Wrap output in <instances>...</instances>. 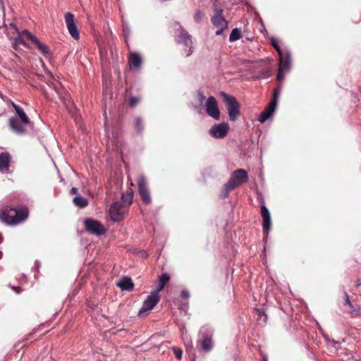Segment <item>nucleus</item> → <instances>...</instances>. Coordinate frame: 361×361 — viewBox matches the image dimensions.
Returning <instances> with one entry per match:
<instances>
[{"mask_svg":"<svg viewBox=\"0 0 361 361\" xmlns=\"http://www.w3.org/2000/svg\"><path fill=\"white\" fill-rule=\"evenodd\" d=\"M271 75V71L269 69H267L262 72L258 76L259 78H268Z\"/></svg>","mask_w":361,"mask_h":361,"instance_id":"34","label":"nucleus"},{"mask_svg":"<svg viewBox=\"0 0 361 361\" xmlns=\"http://www.w3.org/2000/svg\"><path fill=\"white\" fill-rule=\"evenodd\" d=\"M85 230L90 234L102 235L106 233L104 226L98 221L92 219H86L84 221Z\"/></svg>","mask_w":361,"mask_h":361,"instance_id":"7","label":"nucleus"},{"mask_svg":"<svg viewBox=\"0 0 361 361\" xmlns=\"http://www.w3.org/2000/svg\"><path fill=\"white\" fill-rule=\"evenodd\" d=\"M9 127L15 133L18 135H24L26 133L25 127L30 123H22L21 120L17 117H11L9 119Z\"/></svg>","mask_w":361,"mask_h":361,"instance_id":"15","label":"nucleus"},{"mask_svg":"<svg viewBox=\"0 0 361 361\" xmlns=\"http://www.w3.org/2000/svg\"><path fill=\"white\" fill-rule=\"evenodd\" d=\"M255 314L257 315V321L259 325L264 326L267 322V315L259 309H255Z\"/></svg>","mask_w":361,"mask_h":361,"instance_id":"23","label":"nucleus"},{"mask_svg":"<svg viewBox=\"0 0 361 361\" xmlns=\"http://www.w3.org/2000/svg\"><path fill=\"white\" fill-rule=\"evenodd\" d=\"M261 213H262V221H263V222H262L263 233H264L265 238H267L268 236L269 232L271 228V214H270L269 210L264 204H262L261 206Z\"/></svg>","mask_w":361,"mask_h":361,"instance_id":"13","label":"nucleus"},{"mask_svg":"<svg viewBox=\"0 0 361 361\" xmlns=\"http://www.w3.org/2000/svg\"><path fill=\"white\" fill-rule=\"evenodd\" d=\"M324 339H325L326 341H329H329H330V340H331V339H330V338L329 337V336L325 335V334H324Z\"/></svg>","mask_w":361,"mask_h":361,"instance_id":"44","label":"nucleus"},{"mask_svg":"<svg viewBox=\"0 0 361 361\" xmlns=\"http://www.w3.org/2000/svg\"><path fill=\"white\" fill-rule=\"evenodd\" d=\"M180 296L183 298L188 299L190 297V293L188 290H183L181 291Z\"/></svg>","mask_w":361,"mask_h":361,"instance_id":"40","label":"nucleus"},{"mask_svg":"<svg viewBox=\"0 0 361 361\" xmlns=\"http://www.w3.org/2000/svg\"><path fill=\"white\" fill-rule=\"evenodd\" d=\"M128 63L130 66L137 69H140L142 64V59L140 56L135 52L130 53L128 59Z\"/></svg>","mask_w":361,"mask_h":361,"instance_id":"21","label":"nucleus"},{"mask_svg":"<svg viewBox=\"0 0 361 361\" xmlns=\"http://www.w3.org/2000/svg\"><path fill=\"white\" fill-rule=\"evenodd\" d=\"M126 207L121 202H116L113 203L109 209V213L111 219L114 221H119L122 220L126 213Z\"/></svg>","mask_w":361,"mask_h":361,"instance_id":"8","label":"nucleus"},{"mask_svg":"<svg viewBox=\"0 0 361 361\" xmlns=\"http://www.w3.org/2000/svg\"><path fill=\"white\" fill-rule=\"evenodd\" d=\"M329 342L332 343H333V344H334V345H336V344L338 343V341H335V340H330V341H329Z\"/></svg>","mask_w":361,"mask_h":361,"instance_id":"45","label":"nucleus"},{"mask_svg":"<svg viewBox=\"0 0 361 361\" xmlns=\"http://www.w3.org/2000/svg\"><path fill=\"white\" fill-rule=\"evenodd\" d=\"M123 31L126 38L128 37L130 33V27L128 25H124L123 27Z\"/></svg>","mask_w":361,"mask_h":361,"instance_id":"37","label":"nucleus"},{"mask_svg":"<svg viewBox=\"0 0 361 361\" xmlns=\"http://www.w3.org/2000/svg\"><path fill=\"white\" fill-rule=\"evenodd\" d=\"M117 286L122 290L130 291L133 289L134 283L130 277L123 276L118 282Z\"/></svg>","mask_w":361,"mask_h":361,"instance_id":"19","label":"nucleus"},{"mask_svg":"<svg viewBox=\"0 0 361 361\" xmlns=\"http://www.w3.org/2000/svg\"><path fill=\"white\" fill-rule=\"evenodd\" d=\"M279 96V92L276 89H275L274 90L273 98L269 104L276 108V105H277V101H278Z\"/></svg>","mask_w":361,"mask_h":361,"instance_id":"29","label":"nucleus"},{"mask_svg":"<svg viewBox=\"0 0 361 361\" xmlns=\"http://www.w3.org/2000/svg\"><path fill=\"white\" fill-rule=\"evenodd\" d=\"M142 257H147V254L145 252H143L142 255Z\"/></svg>","mask_w":361,"mask_h":361,"instance_id":"46","label":"nucleus"},{"mask_svg":"<svg viewBox=\"0 0 361 361\" xmlns=\"http://www.w3.org/2000/svg\"><path fill=\"white\" fill-rule=\"evenodd\" d=\"M241 37V32L238 28H234L232 30L230 36L229 41L234 42L239 39Z\"/></svg>","mask_w":361,"mask_h":361,"instance_id":"27","label":"nucleus"},{"mask_svg":"<svg viewBox=\"0 0 361 361\" xmlns=\"http://www.w3.org/2000/svg\"><path fill=\"white\" fill-rule=\"evenodd\" d=\"M229 126L226 123L214 125L209 130L210 135L215 138H223L228 134Z\"/></svg>","mask_w":361,"mask_h":361,"instance_id":"14","label":"nucleus"},{"mask_svg":"<svg viewBox=\"0 0 361 361\" xmlns=\"http://www.w3.org/2000/svg\"><path fill=\"white\" fill-rule=\"evenodd\" d=\"M176 24L179 26L180 31L175 36L176 41L177 43L183 44L186 47L189 48L188 50H186V56H189L193 52L192 37L188 34V32L179 25L178 23Z\"/></svg>","mask_w":361,"mask_h":361,"instance_id":"5","label":"nucleus"},{"mask_svg":"<svg viewBox=\"0 0 361 361\" xmlns=\"http://www.w3.org/2000/svg\"><path fill=\"white\" fill-rule=\"evenodd\" d=\"M214 6L215 15L212 17L211 21L214 26L219 28L216 31V35H220L224 30L227 28L228 23L225 18L222 16V9L219 8L216 5H214Z\"/></svg>","mask_w":361,"mask_h":361,"instance_id":"6","label":"nucleus"},{"mask_svg":"<svg viewBox=\"0 0 361 361\" xmlns=\"http://www.w3.org/2000/svg\"><path fill=\"white\" fill-rule=\"evenodd\" d=\"M345 304L348 305V306L351 308L350 310L352 312L355 311L356 310L355 308H353L352 304H351V302L350 301L349 296H348V295L346 293H345Z\"/></svg>","mask_w":361,"mask_h":361,"instance_id":"39","label":"nucleus"},{"mask_svg":"<svg viewBox=\"0 0 361 361\" xmlns=\"http://www.w3.org/2000/svg\"><path fill=\"white\" fill-rule=\"evenodd\" d=\"M40 267V262L38 260H36L35 262V267L36 269H39Z\"/></svg>","mask_w":361,"mask_h":361,"instance_id":"43","label":"nucleus"},{"mask_svg":"<svg viewBox=\"0 0 361 361\" xmlns=\"http://www.w3.org/2000/svg\"><path fill=\"white\" fill-rule=\"evenodd\" d=\"M11 288L14 290H16V287L15 286H10Z\"/></svg>","mask_w":361,"mask_h":361,"instance_id":"47","label":"nucleus"},{"mask_svg":"<svg viewBox=\"0 0 361 361\" xmlns=\"http://www.w3.org/2000/svg\"><path fill=\"white\" fill-rule=\"evenodd\" d=\"M135 129L138 133H141L143 130L142 121L140 118H136Z\"/></svg>","mask_w":361,"mask_h":361,"instance_id":"30","label":"nucleus"},{"mask_svg":"<svg viewBox=\"0 0 361 361\" xmlns=\"http://www.w3.org/2000/svg\"><path fill=\"white\" fill-rule=\"evenodd\" d=\"M64 19L71 36L75 39H78L80 37V33L75 22L74 15L68 12L65 14Z\"/></svg>","mask_w":361,"mask_h":361,"instance_id":"10","label":"nucleus"},{"mask_svg":"<svg viewBox=\"0 0 361 361\" xmlns=\"http://www.w3.org/2000/svg\"><path fill=\"white\" fill-rule=\"evenodd\" d=\"M197 98H198V100L200 101V104H202L203 103V102L205 100L206 97L204 94V92L202 91H198L197 92Z\"/></svg>","mask_w":361,"mask_h":361,"instance_id":"36","label":"nucleus"},{"mask_svg":"<svg viewBox=\"0 0 361 361\" xmlns=\"http://www.w3.org/2000/svg\"><path fill=\"white\" fill-rule=\"evenodd\" d=\"M248 180L247 173L244 169H237L231 176L229 180L224 184L221 196L222 198L228 197L229 192L235 188L239 187Z\"/></svg>","mask_w":361,"mask_h":361,"instance_id":"2","label":"nucleus"},{"mask_svg":"<svg viewBox=\"0 0 361 361\" xmlns=\"http://www.w3.org/2000/svg\"><path fill=\"white\" fill-rule=\"evenodd\" d=\"M28 209L27 207H8L0 209V221L9 226L17 225L27 219Z\"/></svg>","mask_w":361,"mask_h":361,"instance_id":"1","label":"nucleus"},{"mask_svg":"<svg viewBox=\"0 0 361 361\" xmlns=\"http://www.w3.org/2000/svg\"><path fill=\"white\" fill-rule=\"evenodd\" d=\"M138 191L143 202L148 204L151 202V196L149 192L147 181L144 176H140L138 178Z\"/></svg>","mask_w":361,"mask_h":361,"instance_id":"11","label":"nucleus"},{"mask_svg":"<svg viewBox=\"0 0 361 361\" xmlns=\"http://www.w3.org/2000/svg\"><path fill=\"white\" fill-rule=\"evenodd\" d=\"M21 35L26 37L28 39H30L32 43H34L37 37L29 32L27 30H23L21 32Z\"/></svg>","mask_w":361,"mask_h":361,"instance_id":"28","label":"nucleus"},{"mask_svg":"<svg viewBox=\"0 0 361 361\" xmlns=\"http://www.w3.org/2000/svg\"><path fill=\"white\" fill-rule=\"evenodd\" d=\"M11 104L16 111V113L17 115L16 117L18 119L21 120V123H30V118H28V116H27V114H25V112L24 111L23 108L13 102H11Z\"/></svg>","mask_w":361,"mask_h":361,"instance_id":"17","label":"nucleus"},{"mask_svg":"<svg viewBox=\"0 0 361 361\" xmlns=\"http://www.w3.org/2000/svg\"><path fill=\"white\" fill-rule=\"evenodd\" d=\"M219 94L226 106L229 120L235 121L240 115L239 103L233 96L228 94L224 91L220 92Z\"/></svg>","mask_w":361,"mask_h":361,"instance_id":"4","label":"nucleus"},{"mask_svg":"<svg viewBox=\"0 0 361 361\" xmlns=\"http://www.w3.org/2000/svg\"><path fill=\"white\" fill-rule=\"evenodd\" d=\"M11 157L8 153L0 154V171L5 172L8 170Z\"/></svg>","mask_w":361,"mask_h":361,"instance_id":"20","label":"nucleus"},{"mask_svg":"<svg viewBox=\"0 0 361 361\" xmlns=\"http://www.w3.org/2000/svg\"><path fill=\"white\" fill-rule=\"evenodd\" d=\"M270 41H271V45L276 49V50L277 51L279 54L283 52L280 46L278 44L277 40L274 37H271Z\"/></svg>","mask_w":361,"mask_h":361,"instance_id":"32","label":"nucleus"},{"mask_svg":"<svg viewBox=\"0 0 361 361\" xmlns=\"http://www.w3.org/2000/svg\"><path fill=\"white\" fill-rule=\"evenodd\" d=\"M205 106L207 114L215 120H219L220 111L218 108L217 102L214 97L211 96L207 99Z\"/></svg>","mask_w":361,"mask_h":361,"instance_id":"12","label":"nucleus"},{"mask_svg":"<svg viewBox=\"0 0 361 361\" xmlns=\"http://www.w3.org/2000/svg\"><path fill=\"white\" fill-rule=\"evenodd\" d=\"M176 358L180 360L182 358L183 355V351L180 348H178L176 346H173L171 348Z\"/></svg>","mask_w":361,"mask_h":361,"instance_id":"31","label":"nucleus"},{"mask_svg":"<svg viewBox=\"0 0 361 361\" xmlns=\"http://www.w3.org/2000/svg\"><path fill=\"white\" fill-rule=\"evenodd\" d=\"M15 42L16 44H23L25 47L26 46V44H25V41L20 37H18L16 38L15 39Z\"/></svg>","mask_w":361,"mask_h":361,"instance_id":"41","label":"nucleus"},{"mask_svg":"<svg viewBox=\"0 0 361 361\" xmlns=\"http://www.w3.org/2000/svg\"><path fill=\"white\" fill-rule=\"evenodd\" d=\"M159 296L157 291H153L143 302L141 309L139 310L138 315H142L144 312L150 311L158 303Z\"/></svg>","mask_w":361,"mask_h":361,"instance_id":"9","label":"nucleus"},{"mask_svg":"<svg viewBox=\"0 0 361 361\" xmlns=\"http://www.w3.org/2000/svg\"><path fill=\"white\" fill-rule=\"evenodd\" d=\"M74 204L80 208H84L88 204L87 198L85 197L77 195L73 200Z\"/></svg>","mask_w":361,"mask_h":361,"instance_id":"24","label":"nucleus"},{"mask_svg":"<svg viewBox=\"0 0 361 361\" xmlns=\"http://www.w3.org/2000/svg\"><path fill=\"white\" fill-rule=\"evenodd\" d=\"M133 190L131 188H129L126 193H123L121 195L122 202L124 204H127L128 205L130 204L133 201Z\"/></svg>","mask_w":361,"mask_h":361,"instance_id":"26","label":"nucleus"},{"mask_svg":"<svg viewBox=\"0 0 361 361\" xmlns=\"http://www.w3.org/2000/svg\"><path fill=\"white\" fill-rule=\"evenodd\" d=\"M360 284H361L360 280L358 279L357 281V285L360 286Z\"/></svg>","mask_w":361,"mask_h":361,"instance_id":"48","label":"nucleus"},{"mask_svg":"<svg viewBox=\"0 0 361 361\" xmlns=\"http://www.w3.org/2000/svg\"><path fill=\"white\" fill-rule=\"evenodd\" d=\"M169 276L167 274H162L159 276V283L155 291L159 292L162 290L165 286V284L169 281Z\"/></svg>","mask_w":361,"mask_h":361,"instance_id":"25","label":"nucleus"},{"mask_svg":"<svg viewBox=\"0 0 361 361\" xmlns=\"http://www.w3.org/2000/svg\"><path fill=\"white\" fill-rule=\"evenodd\" d=\"M263 361H267V359L265 357L264 358Z\"/></svg>","mask_w":361,"mask_h":361,"instance_id":"51","label":"nucleus"},{"mask_svg":"<svg viewBox=\"0 0 361 361\" xmlns=\"http://www.w3.org/2000/svg\"><path fill=\"white\" fill-rule=\"evenodd\" d=\"M280 58L279 67L284 69L285 71H288L290 68L291 56L288 51L282 52L279 54Z\"/></svg>","mask_w":361,"mask_h":361,"instance_id":"16","label":"nucleus"},{"mask_svg":"<svg viewBox=\"0 0 361 361\" xmlns=\"http://www.w3.org/2000/svg\"><path fill=\"white\" fill-rule=\"evenodd\" d=\"M11 25L13 27H14L15 29H16V28H17V27H16V25H15V24H13V23H11Z\"/></svg>","mask_w":361,"mask_h":361,"instance_id":"49","label":"nucleus"},{"mask_svg":"<svg viewBox=\"0 0 361 361\" xmlns=\"http://www.w3.org/2000/svg\"><path fill=\"white\" fill-rule=\"evenodd\" d=\"M275 110H276L275 107L269 104L267 106V108L262 112L260 113V114L258 116L257 120L261 123H264L267 120H268L269 118L272 117Z\"/></svg>","mask_w":361,"mask_h":361,"instance_id":"18","label":"nucleus"},{"mask_svg":"<svg viewBox=\"0 0 361 361\" xmlns=\"http://www.w3.org/2000/svg\"><path fill=\"white\" fill-rule=\"evenodd\" d=\"M202 19V14L200 11H196L194 15V20L197 23H200Z\"/></svg>","mask_w":361,"mask_h":361,"instance_id":"33","label":"nucleus"},{"mask_svg":"<svg viewBox=\"0 0 361 361\" xmlns=\"http://www.w3.org/2000/svg\"><path fill=\"white\" fill-rule=\"evenodd\" d=\"M71 193L73 194V195H76L78 193V189L75 187H73L71 189Z\"/></svg>","mask_w":361,"mask_h":361,"instance_id":"42","label":"nucleus"},{"mask_svg":"<svg viewBox=\"0 0 361 361\" xmlns=\"http://www.w3.org/2000/svg\"><path fill=\"white\" fill-rule=\"evenodd\" d=\"M283 72H286L284 69L279 67V72L277 74V80H282L284 78V73Z\"/></svg>","mask_w":361,"mask_h":361,"instance_id":"35","label":"nucleus"},{"mask_svg":"<svg viewBox=\"0 0 361 361\" xmlns=\"http://www.w3.org/2000/svg\"><path fill=\"white\" fill-rule=\"evenodd\" d=\"M214 329L207 324L202 326L199 331L197 345L205 353L212 351L214 348Z\"/></svg>","mask_w":361,"mask_h":361,"instance_id":"3","label":"nucleus"},{"mask_svg":"<svg viewBox=\"0 0 361 361\" xmlns=\"http://www.w3.org/2000/svg\"><path fill=\"white\" fill-rule=\"evenodd\" d=\"M139 99L135 97H131L129 99L130 105L131 106H135L136 104L137 103Z\"/></svg>","mask_w":361,"mask_h":361,"instance_id":"38","label":"nucleus"},{"mask_svg":"<svg viewBox=\"0 0 361 361\" xmlns=\"http://www.w3.org/2000/svg\"><path fill=\"white\" fill-rule=\"evenodd\" d=\"M185 306L186 307H188V303L187 302V303L185 305Z\"/></svg>","mask_w":361,"mask_h":361,"instance_id":"50","label":"nucleus"},{"mask_svg":"<svg viewBox=\"0 0 361 361\" xmlns=\"http://www.w3.org/2000/svg\"><path fill=\"white\" fill-rule=\"evenodd\" d=\"M34 44L45 57L48 58L51 56L49 49L46 44L42 43L38 39L34 42Z\"/></svg>","mask_w":361,"mask_h":361,"instance_id":"22","label":"nucleus"}]
</instances>
